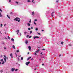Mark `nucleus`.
<instances>
[{"label":"nucleus","instance_id":"1","mask_svg":"<svg viewBox=\"0 0 73 73\" xmlns=\"http://www.w3.org/2000/svg\"><path fill=\"white\" fill-rule=\"evenodd\" d=\"M14 20H15V21H18V22H20V18H19L17 17V18H15Z\"/></svg>","mask_w":73,"mask_h":73},{"label":"nucleus","instance_id":"2","mask_svg":"<svg viewBox=\"0 0 73 73\" xmlns=\"http://www.w3.org/2000/svg\"><path fill=\"white\" fill-rule=\"evenodd\" d=\"M39 38V37L37 36H34L33 37V38L35 40L36 38Z\"/></svg>","mask_w":73,"mask_h":73},{"label":"nucleus","instance_id":"3","mask_svg":"<svg viewBox=\"0 0 73 73\" xmlns=\"http://www.w3.org/2000/svg\"><path fill=\"white\" fill-rule=\"evenodd\" d=\"M26 65H27V66H28V65H29V64H30V62L29 61L28 62H27L26 63Z\"/></svg>","mask_w":73,"mask_h":73},{"label":"nucleus","instance_id":"4","mask_svg":"<svg viewBox=\"0 0 73 73\" xmlns=\"http://www.w3.org/2000/svg\"><path fill=\"white\" fill-rule=\"evenodd\" d=\"M19 32H20V31L19 30H18L17 31H16V32H17V35H18L19 33Z\"/></svg>","mask_w":73,"mask_h":73},{"label":"nucleus","instance_id":"5","mask_svg":"<svg viewBox=\"0 0 73 73\" xmlns=\"http://www.w3.org/2000/svg\"><path fill=\"white\" fill-rule=\"evenodd\" d=\"M24 34L25 35H28V32L26 31L24 32Z\"/></svg>","mask_w":73,"mask_h":73},{"label":"nucleus","instance_id":"6","mask_svg":"<svg viewBox=\"0 0 73 73\" xmlns=\"http://www.w3.org/2000/svg\"><path fill=\"white\" fill-rule=\"evenodd\" d=\"M15 70V68H13L11 69V71L12 72H13Z\"/></svg>","mask_w":73,"mask_h":73},{"label":"nucleus","instance_id":"7","mask_svg":"<svg viewBox=\"0 0 73 73\" xmlns=\"http://www.w3.org/2000/svg\"><path fill=\"white\" fill-rule=\"evenodd\" d=\"M29 49V50H31V47L30 46H29L28 47Z\"/></svg>","mask_w":73,"mask_h":73},{"label":"nucleus","instance_id":"8","mask_svg":"<svg viewBox=\"0 0 73 73\" xmlns=\"http://www.w3.org/2000/svg\"><path fill=\"white\" fill-rule=\"evenodd\" d=\"M10 57H11V58H13V56H12V53H11L10 54Z\"/></svg>","mask_w":73,"mask_h":73},{"label":"nucleus","instance_id":"9","mask_svg":"<svg viewBox=\"0 0 73 73\" xmlns=\"http://www.w3.org/2000/svg\"><path fill=\"white\" fill-rule=\"evenodd\" d=\"M53 13H54V12H52L51 13V16L52 17H53Z\"/></svg>","mask_w":73,"mask_h":73},{"label":"nucleus","instance_id":"10","mask_svg":"<svg viewBox=\"0 0 73 73\" xmlns=\"http://www.w3.org/2000/svg\"><path fill=\"white\" fill-rule=\"evenodd\" d=\"M30 58H31V57H29L27 59V60L28 61V60H29V59H30Z\"/></svg>","mask_w":73,"mask_h":73},{"label":"nucleus","instance_id":"11","mask_svg":"<svg viewBox=\"0 0 73 73\" xmlns=\"http://www.w3.org/2000/svg\"><path fill=\"white\" fill-rule=\"evenodd\" d=\"M25 43L26 44H27L28 43V40H26L25 41Z\"/></svg>","mask_w":73,"mask_h":73},{"label":"nucleus","instance_id":"12","mask_svg":"<svg viewBox=\"0 0 73 73\" xmlns=\"http://www.w3.org/2000/svg\"><path fill=\"white\" fill-rule=\"evenodd\" d=\"M11 40V41H12L13 42H14V39H13V38H12Z\"/></svg>","mask_w":73,"mask_h":73},{"label":"nucleus","instance_id":"13","mask_svg":"<svg viewBox=\"0 0 73 73\" xmlns=\"http://www.w3.org/2000/svg\"><path fill=\"white\" fill-rule=\"evenodd\" d=\"M13 49H15V46L14 45H13Z\"/></svg>","mask_w":73,"mask_h":73},{"label":"nucleus","instance_id":"14","mask_svg":"<svg viewBox=\"0 0 73 73\" xmlns=\"http://www.w3.org/2000/svg\"><path fill=\"white\" fill-rule=\"evenodd\" d=\"M35 13V12L33 11L32 12V15H34V14Z\"/></svg>","mask_w":73,"mask_h":73},{"label":"nucleus","instance_id":"15","mask_svg":"<svg viewBox=\"0 0 73 73\" xmlns=\"http://www.w3.org/2000/svg\"><path fill=\"white\" fill-rule=\"evenodd\" d=\"M4 59L5 61V62H6V61H7V60H6V58H4Z\"/></svg>","mask_w":73,"mask_h":73},{"label":"nucleus","instance_id":"16","mask_svg":"<svg viewBox=\"0 0 73 73\" xmlns=\"http://www.w3.org/2000/svg\"><path fill=\"white\" fill-rule=\"evenodd\" d=\"M27 25L28 26H30L31 25V24L30 23H28L27 24Z\"/></svg>","mask_w":73,"mask_h":73},{"label":"nucleus","instance_id":"17","mask_svg":"<svg viewBox=\"0 0 73 73\" xmlns=\"http://www.w3.org/2000/svg\"><path fill=\"white\" fill-rule=\"evenodd\" d=\"M10 15H12L13 14V13L12 12H11L10 13Z\"/></svg>","mask_w":73,"mask_h":73},{"label":"nucleus","instance_id":"18","mask_svg":"<svg viewBox=\"0 0 73 73\" xmlns=\"http://www.w3.org/2000/svg\"><path fill=\"white\" fill-rule=\"evenodd\" d=\"M42 54V52H41V53H40V54H41V55H40L41 56H43V54Z\"/></svg>","mask_w":73,"mask_h":73},{"label":"nucleus","instance_id":"19","mask_svg":"<svg viewBox=\"0 0 73 73\" xmlns=\"http://www.w3.org/2000/svg\"><path fill=\"white\" fill-rule=\"evenodd\" d=\"M1 62H3V59H1L0 60Z\"/></svg>","mask_w":73,"mask_h":73},{"label":"nucleus","instance_id":"20","mask_svg":"<svg viewBox=\"0 0 73 73\" xmlns=\"http://www.w3.org/2000/svg\"><path fill=\"white\" fill-rule=\"evenodd\" d=\"M2 16H3L2 15L1 13L0 14V17H2Z\"/></svg>","mask_w":73,"mask_h":73},{"label":"nucleus","instance_id":"21","mask_svg":"<svg viewBox=\"0 0 73 73\" xmlns=\"http://www.w3.org/2000/svg\"><path fill=\"white\" fill-rule=\"evenodd\" d=\"M34 24L35 25H36V22H35V21H34Z\"/></svg>","mask_w":73,"mask_h":73},{"label":"nucleus","instance_id":"22","mask_svg":"<svg viewBox=\"0 0 73 73\" xmlns=\"http://www.w3.org/2000/svg\"><path fill=\"white\" fill-rule=\"evenodd\" d=\"M7 37H8V38L9 39V40H10V37H9V36H7Z\"/></svg>","mask_w":73,"mask_h":73},{"label":"nucleus","instance_id":"23","mask_svg":"<svg viewBox=\"0 0 73 73\" xmlns=\"http://www.w3.org/2000/svg\"><path fill=\"white\" fill-rule=\"evenodd\" d=\"M17 53H19V50H17Z\"/></svg>","mask_w":73,"mask_h":73},{"label":"nucleus","instance_id":"24","mask_svg":"<svg viewBox=\"0 0 73 73\" xmlns=\"http://www.w3.org/2000/svg\"><path fill=\"white\" fill-rule=\"evenodd\" d=\"M5 63V62L4 61H3V62L2 63V64H4Z\"/></svg>","mask_w":73,"mask_h":73},{"label":"nucleus","instance_id":"25","mask_svg":"<svg viewBox=\"0 0 73 73\" xmlns=\"http://www.w3.org/2000/svg\"><path fill=\"white\" fill-rule=\"evenodd\" d=\"M35 30L36 31H38V28H36L35 29Z\"/></svg>","mask_w":73,"mask_h":73},{"label":"nucleus","instance_id":"26","mask_svg":"<svg viewBox=\"0 0 73 73\" xmlns=\"http://www.w3.org/2000/svg\"><path fill=\"white\" fill-rule=\"evenodd\" d=\"M32 33V31H30V34H31V33Z\"/></svg>","mask_w":73,"mask_h":73},{"label":"nucleus","instance_id":"27","mask_svg":"<svg viewBox=\"0 0 73 73\" xmlns=\"http://www.w3.org/2000/svg\"><path fill=\"white\" fill-rule=\"evenodd\" d=\"M35 55V56H37V54L35 52V53L34 54Z\"/></svg>","mask_w":73,"mask_h":73},{"label":"nucleus","instance_id":"28","mask_svg":"<svg viewBox=\"0 0 73 73\" xmlns=\"http://www.w3.org/2000/svg\"><path fill=\"white\" fill-rule=\"evenodd\" d=\"M69 46H72V45L70 44H69Z\"/></svg>","mask_w":73,"mask_h":73},{"label":"nucleus","instance_id":"29","mask_svg":"<svg viewBox=\"0 0 73 73\" xmlns=\"http://www.w3.org/2000/svg\"><path fill=\"white\" fill-rule=\"evenodd\" d=\"M21 60H23V57H21Z\"/></svg>","mask_w":73,"mask_h":73},{"label":"nucleus","instance_id":"30","mask_svg":"<svg viewBox=\"0 0 73 73\" xmlns=\"http://www.w3.org/2000/svg\"><path fill=\"white\" fill-rule=\"evenodd\" d=\"M20 66V64H19L18 65H17V66Z\"/></svg>","mask_w":73,"mask_h":73},{"label":"nucleus","instance_id":"31","mask_svg":"<svg viewBox=\"0 0 73 73\" xmlns=\"http://www.w3.org/2000/svg\"><path fill=\"white\" fill-rule=\"evenodd\" d=\"M28 2H29V3H30L31 2V1L29 0H28L27 1Z\"/></svg>","mask_w":73,"mask_h":73},{"label":"nucleus","instance_id":"32","mask_svg":"<svg viewBox=\"0 0 73 73\" xmlns=\"http://www.w3.org/2000/svg\"><path fill=\"white\" fill-rule=\"evenodd\" d=\"M61 44H64V42H62L61 43Z\"/></svg>","mask_w":73,"mask_h":73},{"label":"nucleus","instance_id":"33","mask_svg":"<svg viewBox=\"0 0 73 73\" xmlns=\"http://www.w3.org/2000/svg\"><path fill=\"white\" fill-rule=\"evenodd\" d=\"M29 23H31V19H30V21H29Z\"/></svg>","mask_w":73,"mask_h":73},{"label":"nucleus","instance_id":"34","mask_svg":"<svg viewBox=\"0 0 73 73\" xmlns=\"http://www.w3.org/2000/svg\"><path fill=\"white\" fill-rule=\"evenodd\" d=\"M7 17L8 18H9V19H11V17H9V16H8V17Z\"/></svg>","mask_w":73,"mask_h":73},{"label":"nucleus","instance_id":"35","mask_svg":"<svg viewBox=\"0 0 73 73\" xmlns=\"http://www.w3.org/2000/svg\"><path fill=\"white\" fill-rule=\"evenodd\" d=\"M37 33L39 35H41V34H40V33Z\"/></svg>","mask_w":73,"mask_h":73},{"label":"nucleus","instance_id":"36","mask_svg":"<svg viewBox=\"0 0 73 73\" xmlns=\"http://www.w3.org/2000/svg\"><path fill=\"white\" fill-rule=\"evenodd\" d=\"M28 30H31V28H28Z\"/></svg>","mask_w":73,"mask_h":73},{"label":"nucleus","instance_id":"37","mask_svg":"<svg viewBox=\"0 0 73 73\" xmlns=\"http://www.w3.org/2000/svg\"><path fill=\"white\" fill-rule=\"evenodd\" d=\"M18 61H20V59H19V57H18Z\"/></svg>","mask_w":73,"mask_h":73},{"label":"nucleus","instance_id":"38","mask_svg":"<svg viewBox=\"0 0 73 73\" xmlns=\"http://www.w3.org/2000/svg\"><path fill=\"white\" fill-rule=\"evenodd\" d=\"M34 21H37V19H35L34 20Z\"/></svg>","mask_w":73,"mask_h":73},{"label":"nucleus","instance_id":"39","mask_svg":"<svg viewBox=\"0 0 73 73\" xmlns=\"http://www.w3.org/2000/svg\"><path fill=\"white\" fill-rule=\"evenodd\" d=\"M0 11L1 12H3V11L1 10V9H0Z\"/></svg>","mask_w":73,"mask_h":73},{"label":"nucleus","instance_id":"40","mask_svg":"<svg viewBox=\"0 0 73 73\" xmlns=\"http://www.w3.org/2000/svg\"><path fill=\"white\" fill-rule=\"evenodd\" d=\"M15 55H16V57H17V54L16 53H15Z\"/></svg>","mask_w":73,"mask_h":73},{"label":"nucleus","instance_id":"41","mask_svg":"<svg viewBox=\"0 0 73 73\" xmlns=\"http://www.w3.org/2000/svg\"><path fill=\"white\" fill-rule=\"evenodd\" d=\"M38 52H37V51H36L35 52V53H38Z\"/></svg>","mask_w":73,"mask_h":73},{"label":"nucleus","instance_id":"42","mask_svg":"<svg viewBox=\"0 0 73 73\" xmlns=\"http://www.w3.org/2000/svg\"><path fill=\"white\" fill-rule=\"evenodd\" d=\"M16 3L17 4H19V2H18L16 1Z\"/></svg>","mask_w":73,"mask_h":73},{"label":"nucleus","instance_id":"43","mask_svg":"<svg viewBox=\"0 0 73 73\" xmlns=\"http://www.w3.org/2000/svg\"><path fill=\"white\" fill-rule=\"evenodd\" d=\"M1 27H3V24H1Z\"/></svg>","mask_w":73,"mask_h":73},{"label":"nucleus","instance_id":"44","mask_svg":"<svg viewBox=\"0 0 73 73\" xmlns=\"http://www.w3.org/2000/svg\"><path fill=\"white\" fill-rule=\"evenodd\" d=\"M27 38L28 37H29V35H27Z\"/></svg>","mask_w":73,"mask_h":73},{"label":"nucleus","instance_id":"45","mask_svg":"<svg viewBox=\"0 0 73 73\" xmlns=\"http://www.w3.org/2000/svg\"><path fill=\"white\" fill-rule=\"evenodd\" d=\"M31 37H32V36H30L29 37V38H31Z\"/></svg>","mask_w":73,"mask_h":73},{"label":"nucleus","instance_id":"46","mask_svg":"<svg viewBox=\"0 0 73 73\" xmlns=\"http://www.w3.org/2000/svg\"><path fill=\"white\" fill-rule=\"evenodd\" d=\"M37 52H40V50H37Z\"/></svg>","mask_w":73,"mask_h":73},{"label":"nucleus","instance_id":"47","mask_svg":"<svg viewBox=\"0 0 73 73\" xmlns=\"http://www.w3.org/2000/svg\"><path fill=\"white\" fill-rule=\"evenodd\" d=\"M17 70H18V69H16L15 70V71H17Z\"/></svg>","mask_w":73,"mask_h":73},{"label":"nucleus","instance_id":"48","mask_svg":"<svg viewBox=\"0 0 73 73\" xmlns=\"http://www.w3.org/2000/svg\"><path fill=\"white\" fill-rule=\"evenodd\" d=\"M3 70H1V73H3Z\"/></svg>","mask_w":73,"mask_h":73},{"label":"nucleus","instance_id":"49","mask_svg":"<svg viewBox=\"0 0 73 73\" xmlns=\"http://www.w3.org/2000/svg\"><path fill=\"white\" fill-rule=\"evenodd\" d=\"M4 57H5L4 58H6V56H5V55H4Z\"/></svg>","mask_w":73,"mask_h":73},{"label":"nucleus","instance_id":"50","mask_svg":"<svg viewBox=\"0 0 73 73\" xmlns=\"http://www.w3.org/2000/svg\"><path fill=\"white\" fill-rule=\"evenodd\" d=\"M49 27H51V28H52V25H50L49 26Z\"/></svg>","mask_w":73,"mask_h":73},{"label":"nucleus","instance_id":"51","mask_svg":"<svg viewBox=\"0 0 73 73\" xmlns=\"http://www.w3.org/2000/svg\"><path fill=\"white\" fill-rule=\"evenodd\" d=\"M1 57H3V55H1Z\"/></svg>","mask_w":73,"mask_h":73},{"label":"nucleus","instance_id":"52","mask_svg":"<svg viewBox=\"0 0 73 73\" xmlns=\"http://www.w3.org/2000/svg\"><path fill=\"white\" fill-rule=\"evenodd\" d=\"M5 39H7V38L6 37H5Z\"/></svg>","mask_w":73,"mask_h":73},{"label":"nucleus","instance_id":"53","mask_svg":"<svg viewBox=\"0 0 73 73\" xmlns=\"http://www.w3.org/2000/svg\"><path fill=\"white\" fill-rule=\"evenodd\" d=\"M33 58H32V59H31V60H32V61H33Z\"/></svg>","mask_w":73,"mask_h":73},{"label":"nucleus","instance_id":"54","mask_svg":"<svg viewBox=\"0 0 73 73\" xmlns=\"http://www.w3.org/2000/svg\"><path fill=\"white\" fill-rule=\"evenodd\" d=\"M6 59L7 60H8V57H6Z\"/></svg>","mask_w":73,"mask_h":73},{"label":"nucleus","instance_id":"55","mask_svg":"<svg viewBox=\"0 0 73 73\" xmlns=\"http://www.w3.org/2000/svg\"><path fill=\"white\" fill-rule=\"evenodd\" d=\"M42 50H45V49L44 48H43L42 49Z\"/></svg>","mask_w":73,"mask_h":73},{"label":"nucleus","instance_id":"56","mask_svg":"<svg viewBox=\"0 0 73 73\" xmlns=\"http://www.w3.org/2000/svg\"><path fill=\"white\" fill-rule=\"evenodd\" d=\"M5 25H6V24H5L4 25V27L5 26Z\"/></svg>","mask_w":73,"mask_h":73},{"label":"nucleus","instance_id":"57","mask_svg":"<svg viewBox=\"0 0 73 73\" xmlns=\"http://www.w3.org/2000/svg\"><path fill=\"white\" fill-rule=\"evenodd\" d=\"M37 69V68H35L34 69V70H36Z\"/></svg>","mask_w":73,"mask_h":73},{"label":"nucleus","instance_id":"58","mask_svg":"<svg viewBox=\"0 0 73 73\" xmlns=\"http://www.w3.org/2000/svg\"><path fill=\"white\" fill-rule=\"evenodd\" d=\"M33 1H34V0H33L32 1V3H33Z\"/></svg>","mask_w":73,"mask_h":73},{"label":"nucleus","instance_id":"59","mask_svg":"<svg viewBox=\"0 0 73 73\" xmlns=\"http://www.w3.org/2000/svg\"><path fill=\"white\" fill-rule=\"evenodd\" d=\"M58 1H56V3H58Z\"/></svg>","mask_w":73,"mask_h":73},{"label":"nucleus","instance_id":"60","mask_svg":"<svg viewBox=\"0 0 73 73\" xmlns=\"http://www.w3.org/2000/svg\"><path fill=\"white\" fill-rule=\"evenodd\" d=\"M42 66H44V64H42Z\"/></svg>","mask_w":73,"mask_h":73},{"label":"nucleus","instance_id":"61","mask_svg":"<svg viewBox=\"0 0 73 73\" xmlns=\"http://www.w3.org/2000/svg\"><path fill=\"white\" fill-rule=\"evenodd\" d=\"M11 0H9V2H11Z\"/></svg>","mask_w":73,"mask_h":73},{"label":"nucleus","instance_id":"62","mask_svg":"<svg viewBox=\"0 0 73 73\" xmlns=\"http://www.w3.org/2000/svg\"><path fill=\"white\" fill-rule=\"evenodd\" d=\"M4 49H6V48L4 47Z\"/></svg>","mask_w":73,"mask_h":73},{"label":"nucleus","instance_id":"63","mask_svg":"<svg viewBox=\"0 0 73 73\" xmlns=\"http://www.w3.org/2000/svg\"><path fill=\"white\" fill-rule=\"evenodd\" d=\"M31 29H33V27H31Z\"/></svg>","mask_w":73,"mask_h":73},{"label":"nucleus","instance_id":"64","mask_svg":"<svg viewBox=\"0 0 73 73\" xmlns=\"http://www.w3.org/2000/svg\"><path fill=\"white\" fill-rule=\"evenodd\" d=\"M20 35L21 36V33H20Z\"/></svg>","mask_w":73,"mask_h":73}]
</instances>
